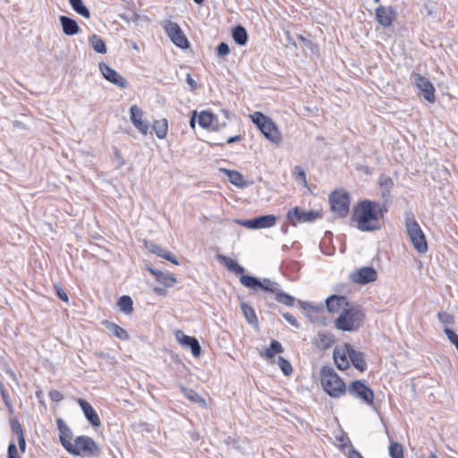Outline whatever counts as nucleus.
Listing matches in <instances>:
<instances>
[{
  "label": "nucleus",
  "mask_w": 458,
  "mask_h": 458,
  "mask_svg": "<svg viewBox=\"0 0 458 458\" xmlns=\"http://www.w3.org/2000/svg\"><path fill=\"white\" fill-rule=\"evenodd\" d=\"M378 204L364 199L355 207L351 220L357 224V228L361 232H372L380 228Z\"/></svg>",
  "instance_id": "nucleus-1"
},
{
  "label": "nucleus",
  "mask_w": 458,
  "mask_h": 458,
  "mask_svg": "<svg viewBox=\"0 0 458 458\" xmlns=\"http://www.w3.org/2000/svg\"><path fill=\"white\" fill-rule=\"evenodd\" d=\"M321 385L324 391L333 398H340L347 392V387L343 379L335 369L329 366L321 368Z\"/></svg>",
  "instance_id": "nucleus-2"
},
{
  "label": "nucleus",
  "mask_w": 458,
  "mask_h": 458,
  "mask_svg": "<svg viewBox=\"0 0 458 458\" xmlns=\"http://www.w3.org/2000/svg\"><path fill=\"white\" fill-rule=\"evenodd\" d=\"M64 449L75 456L99 457L101 451L95 440L88 436H80L74 439V443H67Z\"/></svg>",
  "instance_id": "nucleus-3"
},
{
  "label": "nucleus",
  "mask_w": 458,
  "mask_h": 458,
  "mask_svg": "<svg viewBox=\"0 0 458 458\" xmlns=\"http://www.w3.org/2000/svg\"><path fill=\"white\" fill-rule=\"evenodd\" d=\"M364 317L362 310L358 306L345 308L336 318L335 326L342 331H356L360 327Z\"/></svg>",
  "instance_id": "nucleus-4"
},
{
  "label": "nucleus",
  "mask_w": 458,
  "mask_h": 458,
  "mask_svg": "<svg viewBox=\"0 0 458 458\" xmlns=\"http://www.w3.org/2000/svg\"><path fill=\"white\" fill-rule=\"evenodd\" d=\"M405 228L414 249L420 254L428 251L426 236L414 216L407 217Z\"/></svg>",
  "instance_id": "nucleus-5"
},
{
  "label": "nucleus",
  "mask_w": 458,
  "mask_h": 458,
  "mask_svg": "<svg viewBox=\"0 0 458 458\" xmlns=\"http://www.w3.org/2000/svg\"><path fill=\"white\" fill-rule=\"evenodd\" d=\"M331 209L338 217H346L350 208V195L347 191H334L329 195Z\"/></svg>",
  "instance_id": "nucleus-6"
},
{
  "label": "nucleus",
  "mask_w": 458,
  "mask_h": 458,
  "mask_svg": "<svg viewBox=\"0 0 458 458\" xmlns=\"http://www.w3.org/2000/svg\"><path fill=\"white\" fill-rule=\"evenodd\" d=\"M163 29L175 46L182 49L189 47V40L178 23L172 21H165L163 24Z\"/></svg>",
  "instance_id": "nucleus-7"
},
{
  "label": "nucleus",
  "mask_w": 458,
  "mask_h": 458,
  "mask_svg": "<svg viewBox=\"0 0 458 458\" xmlns=\"http://www.w3.org/2000/svg\"><path fill=\"white\" fill-rule=\"evenodd\" d=\"M240 282L245 287L252 290H257L259 288L275 294L279 290L278 284L276 282L271 281L268 278H265L263 281H260L259 278L252 276H242L240 277Z\"/></svg>",
  "instance_id": "nucleus-8"
},
{
  "label": "nucleus",
  "mask_w": 458,
  "mask_h": 458,
  "mask_svg": "<svg viewBox=\"0 0 458 458\" xmlns=\"http://www.w3.org/2000/svg\"><path fill=\"white\" fill-rule=\"evenodd\" d=\"M347 392L352 397L360 399L367 404H372L374 402V392L367 386L361 380H354L347 387Z\"/></svg>",
  "instance_id": "nucleus-9"
},
{
  "label": "nucleus",
  "mask_w": 458,
  "mask_h": 458,
  "mask_svg": "<svg viewBox=\"0 0 458 458\" xmlns=\"http://www.w3.org/2000/svg\"><path fill=\"white\" fill-rule=\"evenodd\" d=\"M320 216L321 214L318 211H302L298 207L289 209L286 214L288 222L293 226L297 223L312 222Z\"/></svg>",
  "instance_id": "nucleus-10"
},
{
  "label": "nucleus",
  "mask_w": 458,
  "mask_h": 458,
  "mask_svg": "<svg viewBox=\"0 0 458 458\" xmlns=\"http://www.w3.org/2000/svg\"><path fill=\"white\" fill-rule=\"evenodd\" d=\"M412 78L414 85L420 90L424 98L429 103H434L436 101V89L430 81L420 73H413Z\"/></svg>",
  "instance_id": "nucleus-11"
},
{
  "label": "nucleus",
  "mask_w": 458,
  "mask_h": 458,
  "mask_svg": "<svg viewBox=\"0 0 458 458\" xmlns=\"http://www.w3.org/2000/svg\"><path fill=\"white\" fill-rule=\"evenodd\" d=\"M98 66L103 77L106 81L118 86L121 89L128 88V81L120 73H118L115 70H114L105 63H100Z\"/></svg>",
  "instance_id": "nucleus-12"
},
{
  "label": "nucleus",
  "mask_w": 458,
  "mask_h": 458,
  "mask_svg": "<svg viewBox=\"0 0 458 458\" xmlns=\"http://www.w3.org/2000/svg\"><path fill=\"white\" fill-rule=\"evenodd\" d=\"M276 216L274 215H264L252 219L241 222V225L250 229L269 228L276 225Z\"/></svg>",
  "instance_id": "nucleus-13"
},
{
  "label": "nucleus",
  "mask_w": 458,
  "mask_h": 458,
  "mask_svg": "<svg viewBox=\"0 0 458 458\" xmlns=\"http://www.w3.org/2000/svg\"><path fill=\"white\" fill-rule=\"evenodd\" d=\"M377 271L372 267H360L356 272L352 273L351 279L357 284H366L377 280Z\"/></svg>",
  "instance_id": "nucleus-14"
},
{
  "label": "nucleus",
  "mask_w": 458,
  "mask_h": 458,
  "mask_svg": "<svg viewBox=\"0 0 458 458\" xmlns=\"http://www.w3.org/2000/svg\"><path fill=\"white\" fill-rule=\"evenodd\" d=\"M131 121L134 127L143 135H147L149 125L148 123L143 119V111L137 105H133L130 108Z\"/></svg>",
  "instance_id": "nucleus-15"
},
{
  "label": "nucleus",
  "mask_w": 458,
  "mask_h": 458,
  "mask_svg": "<svg viewBox=\"0 0 458 458\" xmlns=\"http://www.w3.org/2000/svg\"><path fill=\"white\" fill-rule=\"evenodd\" d=\"M176 339L184 347L191 349V353L194 357H199L201 352V347L197 338L189 336L183 334L182 331L178 330L175 333Z\"/></svg>",
  "instance_id": "nucleus-16"
},
{
  "label": "nucleus",
  "mask_w": 458,
  "mask_h": 458,
  "mask_svg": "<svg viewBox=\"0 0 458 458\" xmlns=\"http://www.w3.org/2000/svg\"><path fill=\"white\" fill-rule=\"evenodd\" d=\"M396 13L392 6H379L376 9V19L385 28L390 27L395 19Z\"/></svg>",
  "instance_id": "nucleus-17"
},
{
  "label": "nucleus",
  "mask_w": 458,
  "mask_h": 458,
  "mask_svg": "<svg viewBox=\"0 0 458 458\" xmlns=\"http://www.w3.org/2000/svg\"><path fill=\"white\" fill-rule=\"evenodd\" d=\"M346 348L349 352V362L351 361L352 364L361 372L366 370L367 362L364 358V353L362 352L356 351L350 344H346Z\"/></svg>",
  "instance_id": "nucleus-18"
},
{
  "label": "nucleus",
  "mask_w": 458,
  "mask_h": 458,
  "mask_svg": "<svg viewBox=\"0 0 458 458\" xmlns=\"http://www.w3.org/2000/svg\"><path fill=\"white\" fill-rule=\"evenodd\" d=\"M261 127L262 128L259 130L261 131L262 134L271 142L277 144L281 141V133L271 119H269L267 122H265V124L262 123Z\"/></svg>",
  "instance_id": "nucleus-19"
},
{
  "label": "nucleus",
  "mask_w": 458,
  "mask_h": 458,
  "mask_svg": "<svg viewBox=\"0 0 458 458\" xmlns=\"http://www.w3.org/2000/svg\"><path fill=\"white\" fill-rule=\"evenodd\" d=\"M78 403L80 404L86 419L93 427H99L101 424L100 419L91 406V404L84 399H78Z\"/></svg>",
  "instance_id": "nucleus-20"
},
{
  "label": "nucleus",
  "mask_w": 458,
  "mask_h": 458,
  "mask_svg": "<svg viewBox=\"0 0 458 458\" xmlns=\"http://www.w3.org/2000/svg\"><path fill=\"white\" fill-rule=\"evenodd\" d=\"M333 356L335 362L339 369L344 370L350 367L349 352L348 349L346 348V344L342 348H335Z\"/></svg>",
  "instance_id": "nucleus-21"
},
{
  "label": "nucleus",
  "mask_w": 458,
  "mask_h": 458,
  "mask_svg": "<svg viewBox=\"0 0 458 458\" xmlns=\"http://www.w3.org/2000/svg\"><path fill=\"white\" fill-rule=\"evenodd\" d=\"M145 245L150 252L157 254L158 257H161V258L172 262L173 264H175V265L179 264L177 258L173 253L163 249L161 246H159L156 242H146Z\"/></svg>",
  "instance_id": "nucleus-22"
},
{
  "label": "nucleus",
  "mask_w": 458,
  "mask_h": 458,
  "mask_svg": "<svg viewBox=\"0 0 458 458\" xmlns=\"http://www.w3.org/2000/svg\"><path fill=\"white\" fill-rule=\"evenodd\" d=\"M377 183L380 187L381 198L385 202H388L391 198V191L394 185L393 179L386 174H381L378 178Z\"/></svg>",
  "instance_id": "nucleus-23"
},
{
  "label": "nucleus",
  "mask_w": 458,
  "mask_h": 458,
  "mask_svg": "<svg viewBox=\"0 0 458 458\" xmlns=\"http://www.w3.org/2000/svg\"><path fill=\"white\" fill-rule=\"evenodd\" d=\"M326 303L330 312H339L349 305L347 298L340 295H331L327 299Z\"/></svg>",
  "instance_id": "nucleus-24"
},
{
  "label": "nucleus",
  "mask_w": 458,
  "mask_h": 458,
  "mask_svg": "<svg viewBox=\"0 0 458 458\" xmlns=\"http://www.w3.org/2000/svg\"><path fill=\"white\" fill-rule=\"evenodd\" d=\"M59 20L65 35L73 36L79 33L80 27L75 20L64 15L60 16Z\"/></svg>",
  "instance_id": "nucleus-25"
},
{
  "label": "nucleus",
  "mask_w": 458,
  "mask_h": 458,
  "mask_svg": "<svg viewBox=\"0 0 458 458\" xmlns=\"http://www.w3.org/2000/svg\"><path fill=\"white\" fill-rule=\"evenodd\" d=\"M148 270L156 277L157 281L165 287H171L176 283V278L169 273L162 272L151 267H148Z\"/></svg>",
  "instance_id": "nucleus-26"
},
{
  "label": "nucleus",
  "mask_w": 458,
  "mask_h": 458,
  "mask_svg": "<svg viewBox=\"0 0 458 458\" xmlns=\"http://www.w3.org/2000/svg\"><path fill=\"white\" fill-rule=\"evenodd\" d=\"M56 424L58 430L60 432V442L64 448V445H66L67 443H72L71 439L72 438V432L71 428L66 425V423L64 421L63 419L58 418L56 420Z\"/></svg>",
  "instance_id": "nucleus-27"
},
{
  "label": "nucleus",
  "mask_w": 458,
  "mask_h": 458,
  "mask_svg": "<svg viewBox=\"0 0 458 458\" xmlns=\"http://www.w3.org/2000/svg\"><path fill=\"white\" fill-rule=\"evenodd\" d=\"M216 258L225 267H227L228 270L233 271L237 275L243 276L242 274L245 271L244 268L235 260L223 254H218Z\"/></svg>",
  "instance_id": "nucleus-28"
},
{
  "label": "nucleus",
  "mask_w": 458,
  "mask_h": 458,
  "mask_svg": "<svg viewBox=\"0 0 458 458\" xmlns=\"http://www.w3.org/2000/svg\"><path fill=\"white\" fill-rule=\"evenodd\" d=\"M223 171L227 174L228 181L240 188H245L247 187V182L244 180L243 175L235 170H229V169H223Z\"/></svg>",
  "instance_id": "nucleus-29"
},
{
  "label": "nucleus",
  "mask_w": 458,
  "mask_h": 458,
  "mask_svg": "<svg viewBox=\"0 0 458 458\" xmlns=\"http://www.w3.org/2000/svg\"><path fill=\"white\" fill-rule=\"evenodd\" d=\"M241 310L247 322L250 325L258 327L259 320L253 308L245 302H241Z\"/></svg>",
  "instance_id": "nucleus-30"
},
{
  "label": "nucleus",
  "mask_w": 458,
  "mask_h": 458,
  "mask_svg": "<svg viewBox=\"0 0 458 458\" xmlns=\"http://www.w3.org/2000/svg\"><path fill=\"white\" fill-rule=\"evenodd\" d=\"M104 325L118 339L123 341L129 339L130 336L128 332L120 326L110 321H105Z\"/></svg>",
  "instance_id": "nucleus-31"
},
{
  "label": "nucleus",
  "mask_w": 458,
  "mask_h": 458,
  "mask_svg": "<svg viewBox=\"0 0 458 458\" xmlns=\"http://www.w3.org/2000/svg\"><path fill=\"white\" fill-rule=\"evenodd\" d=\"M232 37L234 42L240 46L246 45L248 41V33L244 27L238 25L232 31Z\"/></svg>",
  "instance_id": "nucleus-32"
},
{
  "label": "nucleus",
  "mask_w": 458,
  "mask_h": 458,
  "mask_svg": "<svg viewBox=\"0 0 458 458\" xmlns=\"http://www.w3.org/2000/svg\"><path fill=\"white\" fill-rule=\"evenodd\" d=\"M284 352V348L276 340H272L270 345L264 352H260V356L264 357L267 360L273 359L276 353H282Z\"/></svg>",
  "instance_id": "nucleus-33"
},
{
  "label": "nucleus",
  "mask_w": 458,
  "mask_h": 458,
  "mask_svg": "<svg viewBox=\"0 0 458 458\" xmlns=\"http://www.w3.org/2000/svg\"><path fill=\"white\" fill-rule=\"evenodd\" d=\"M92 48L98 54H106L107 51L105 41L98 35L93 34L89 38Z\"/></svg>",
  "instance_id": "nucleus-34"
},
{
  "label": "nucleus",
  "mask_w": 458,
  "mask_h": 458,
  "mask_svg": "<svg viewBox=\"0 0 458 458\" xmlns=\"http://www.w3.org/2000/svg\"><path fill=\"white\" fill-rule=\"evenodd\" d=\"M153 130L158 139H165L167 135L168 122L166 119L157 120L153 123Z\"/></svg>",
  "instance_id": "nucleus-35"
},
{
  "label": "nucleus",
  "mask_w": 458,
  "mask_h": 458,
  "mask_svg": "<svg viewBox=\"0 0 458 458\" xmlns=\"http://www.w3.org/2000/svg\"><path fill=\"white\" fill-rule=\"evenodd\" d=\"M230 112L225 109L220 111V114L216 115L215 125L213 126L214 131H219L227 125V122L230 119Z\"/></svg>",
  "instance_id": "nucleus-36"
},
{
  "label": "nucleus",
  "mask_w": 458,
  "mask_h": 458,
  "mask_svg": "<svg viewBox=\"0 0 458 458\" xmlns=\"http://www.w3.org/2000/svg\"><path fill=\"white\" fill-rule=\"evenodd\" d=\"M216 115L208 111H202L199 114V124L202 128H209L215 125Z\"/></svg>",
  "instance_id": "nucleus-37"
},
{
  "label": "nucleus",
  "mask_w": 458,
  "mask_h": 458,
  "mask_svg": "<svg viewBox=\"0 0 458 458\" xmlns=\"http://www.w3.org/2000/svg\"><path fill=\"white\" fill-rule=\"evenodd\" d=\"M119 310L125 314H131L133 311L132 299L128 295L122 296L117 302Z\"/></svg>",
  "instance_id": "nucleus-38"
},
{
  "label": "nucleus",
  "mask_w": 458,
  "mask_h": 458,
  "mask_svg": "<svg viewBox=\"0 0 458 458\" xmlns=\"http://www.w3.org/2000/svg\"><path fill=\"white\" fill-rule=\"evenodd\" d=\"M72 8L84 18H90L89 10L83 4L82 0H69Z\"/></svg>",
  "instance_id": "nucleus-39"
},
{
  "label": "nucleus",
  "mask_w": 458,
  "mask_h": 458,
  "mask_svg": "<svg viewBox=\"0 0 458 458\" xmlns=\"http://www.w3.org/2000/svg\"><path fill=\"white\" fill-rule=\"evenodd\" d=\"M318 338H319L318 346L322 349H328L335 343L334 335L331 333H319Z\"/></svg>",
  "instance_id": "nucleus-40"
},
{
  "label": "nucleus",
  "mask_w": 458,
  "mask_h": 458,
  "mask_svg": "<svg viewBox=\"0 0 458 458\" xmlns=\"http://www.w3.org/2000/svg\"><path fill=\"white\" fill-rule=\"evenodd\" d=\"M182 391L184 396L187 399H189L190 401L196 403H200L202 405L206 404L205 400L202 397H200L199 395V394L197 392H195L194 390L182 387Z\"/></svg>",
  "instance_id": "nucleus-41"
},
{
  "label": "nucleus",
  "mask_w": 458,
  "mask_h": 458,
  "mask_svg": "<svg viewBox=\"0 0 458 458\" xmlns=\"http://www.w3.org/2000/svg\"><path fill=\"white\" fill-rule=\"evenodd\" d=\"M276 301L279 303L284 304L288 307H292L294 304V298L288 293H283L280 290L276 293Z\"/></svg>",
  "instance_id": "nucleus-42"
},
{
  "label": "nucleus",
  "mask_w": 458,
  "mask_h": 458,
  "mask_svg": "<svg viewBox=\"0 0 458 458\" xmlns=\"http://www.w3.org/2000/svg\"><path fill=\"white\" fill-rule=\"evenodd\" d=\"M389 454L392 458H403V448L402 445L396 442L391 443Z\"/></svg>",
  "instance_id": "nucleus-43"
},
{
  "label": "nucleus",
  "mask_w": 458,
  "mask_h": 458,
  "mask_svg": "<svg viewBox=\"0 0 458 458\" xmlns=\"http://www.w3.org/2000/svg\"><path fill=\"white\" fill-rule=\"evenodd\" d=\"M277 364L285 376H289L292 374V372H293L292 364L287 360H285L284 357H282V356L278 357Z\"/></svg>",
  "instance_id": "nucleus-44"
},
{
  "label": "nucleus",
  "mask_w": 458,
  "mask_h": 458,
  "mask_svg": "<svg viewBox=\"0 0 458 458\" xmlns=\"http://www.w3.org/2000/svg\"><path fill=\"white\" fill-rule=\"evenodd\" d=\"M294 179L301 184L307 185L306 174L303 168L300 165H296L293 173Z\"/></svg>",
  "instance_id": "nucleus-45"
},
{
  "label": "nucleus",
  "mask_w": 458,
  "mask_h": 458,
  "mask_svg": "<svg viewBox=\"0 0 458 458\" xmlns=\"http://www.w3.org/2000/svg\"><path fill=\"white\" fill-rule=\"evenodd\" d=\"M0 392H1V396L3 398V401L5 404V406L7 407L9 412L13 413V404H12L10 397H9V394L3 385L0 387Z\"/></svg>",
  "instance_id": "nucleus-46"
},
{
  "label": "nucleus",
  "mask_w": 458,
  "mask_h": 458,
  "mask_svg": "<svg viewBox=\"0 0 458 458\" xmlns=\"http://www.w3.org/2000/svg\"><path fill=\"white\" fill-rule=\"evenodd\" d=\"M10 425H11L12 432L14 435H16V437H19V436H21L24 434L22 427L16 418H13L11 420Z\"/></svg>",
  "instance_id": "nucleus-47"
},
{
  "label": "nucleus",
  "mask_w": 458,
  "mask_h": 458,
  "mask_svg": "<svg viewBox=\"0 0 458 458\" xmlns=\"http://www.w3.org/2000/svg\"><path fill=\"white\" fill-rule=\"evenodd\" d=\"M437 318L439 321L444 325H452L454 322V317L446 311H439Z\"/></svg>",
  "instance_id": "nucleus-48"
},
{
  "label": "nucleus",
  "mask_w": 458,
  "mask_h": 458,
  "mask_svg": "<svg viewBox=\"0 0 458 458\" xmlns=\"http://www.w3.org/2000/svg\"><path fill=\"white\" fill-rule=\"evenodd\" d=\"M270 118H268L267 116L264 115L263 114L259 113V112H256L253 115H252V121L253 123L259 127V129H261V124L264 123L265 124V122H267Z\"/></svg>",
  "instance_id": "nucleus-49"
},
{
  "label": "nucleus",
  "mask_w": 458,
  "mask_h": 458,
  "mask_svg": "<svg viewBox=\"0 0 458 458\" xmlns=\"http://www.w3.org/2000/svg\"><path fill=\"white\" fill-rule=\"evenodd\" d=\"M7 458H21L14 441H12L8 445Z\"/></svg>",
  "instance_id": "nucleus-50"
},
{
  "label": "nucleus",
  "mask_w": 458,
  "mask_h": 458,
  "mask_svg": "<svg viewBox=\"0 0 458 458\" xmlns=\"http://www.w3.org/2000/svg\"><path fill=\"white\" fill-rule=\"evenodd\" d=\"M114 161L116 163V168H120L125 164V161H124L120 150L116 148H114Z\"/></svg>",
  "instance_id": "nucleus-51"
},
{
  "label": "nucleus",
  "mask_w": 458,
  "mask_h": 458,
  "mask_svg": "<svg viewBox=\"0 0 458 458\" xmlns=\"http://www.w3.org/2000/svg\"><path fill=\"white\" fill-rule=\"evenodd\" d=\"M229 53H230L229 46L225 42H221L217 47V55L218 56H225Z\"/></svg>",
  "instance_id": "nucleus-52"
},
{
  "label": "nucleus",
  "mask_w": 458,
  "mask_h": 458,
  "mask_svg": "<svg viewBox=\"0 0 458 458\" xmlns=\"http://www.w3.org/2000/svg\"><path fill=\"white\" fill-rule=\"evenodd\" d=\"M283 317L292 326L295 327L296 328L300 327L299 322L297 321V319L291 313L284 312V313H283Z\"/></svg>",
  "instance_id": "nucleus-53"
},
{
  "label": "nucleus",
  "mask_w": 458,
  "mask_h": 458,
  "mask_svg": "<svg viewBox=\"0 0 458 458\" xmlns=\"http://www.w3.org/2000/svg\"><path fill=\"white\" fill-rule=\"evenodd\" d=\"M49 397L50 399L55 402V403H58L60 401L63 400L64 398V395L61 392H59L58 390H51L49 392Z\"/></svg>",
  "instance_id": "nucleus-54"
},
{
  "label": "nucleus",
  "mask_w": 458,
  "mask_h": 458,
  "mask_svg": "<svg viewBox=\"0 0 458 458\" xmlns=\"http://www.w3.org/2000/svg\"><path fill=\"white\" fill-rule=\"evenodd\" d=\"M55 293H56V295L64 301H68V295L67 293L64 292V290L60 286V285H57L55 284Z\"/></svg>",
  "instance_id": "nucleus-55"
},
{
  "label": "nucleus",
  "mask_w": 458,
  "mask_h": 458,
  "mask_svg": "<svg viewBox=\"0 0 458 458\" xmlns=\"http://www.w3.org/2000/svg\"><path fill=\"white\" fill-rule=\"evenodd\" d=\"M186 82L190 86L191 91H194V90H196L198 89L197 82L191 77V75L190 73H187V75H186Z\"/></svg>",
  "instance_id": "nucleus-56"
},
{
  "label": "nucleus",
  "mask_w": 458,
  "mask_h": 458,
  "mask_svg": "<svg viewBox=\"0 0 458 458\" xmlns=\"http://www.w3.org/2000/svg\"><path fill=\"white\" fill-rule=\"evenodd\" d=\"M17 441H18V445H19L21 452L24 453L25 449H26V440L24 437V434L17 437Z\"/></svg>",
  "instance_id": "nucleus-57"
},
{
  "label": "nucleus",
  "mask_w": 458,
  "mask_h": 458,
  "mask_svg": "<svg viewBox=\"0 0 458 458\" xmlns=\"http://www.w3.org/2000/svg\"><path fill=\"white\" fill-rule=\"evenodd\" d=\"M348 458H363V457L358 451H356L355 449H353V447H352V449L349 451Z\"/></svg>",
  "instance_id": "nucleus-58"
},
{
  "label": "nucleus",
  "mask_w": 458,
  "mask_h": 458,
  "mask_svg": "<svg viewBox=\"0 0 458 458\" xmlns=\"http://www.w3.org/2000/svg\"><path fill=\"white\" fill-rule=\"evenodd\" d=\"M299 304L303 310H316L313 306H311L310 303L306 301H300Z\"/></svg>",
  "instance_id": "nucleus-59"
},
{
  "label": "nucleus",
  "mask_w": 458,
  "mask_h": 458,
  "mask_svg": "<svg viewBox=\"0 0 458 458\" xmlns=\"http://www.w3.org/2000/svg\"><path fill=\"white\" fill-rule=\"evenodd\" d=\"M241 140H242V136L241 135H236V136L228 138L226 140V143L232 144L233 142L240 141Z\"/></svg>",
  "instance_id": "nucleus-60"
},
{
  "label": "nucleus",
  "mask_w": 458,
  "mask_h": 458,
  "mask_svg": "<svg viewBox=\"0 0 458 458\" xmlns=\"http://www.w3.org/2000/svg\"><path fill=\"white\" fill-rule=\"evenodd\" d=\"M386 211H387V208H386V205H383V206L378 205L377 213H378L379 217L383 216L384 213Z\"/></svg>",
  "instance_id": "nucleus-61"
},
{
  "label": "nucleus",
  "mask_w": 458,
  "mask_h": 458,
  "mask_svg": "<svg viewBox=\"0 0 458 458\" xmlns=\"http://www.w3.org/2000/svg\"><path fill=\"white\" fill-rule=\"evenodd\" d=\"M153 290L158 295H165L166 293L165 289L161 287H155Z\"/></svg>",
  "instance_id": "nucleus-62"
},
{
  "label": "nucleus",
  "mask_w": 458,
  "mask_h": 458,
  "mask_svg": "<svg viewBox=\"0 0 458 458\" xmlns=\"http://www.w3.org/2000/svg\"><path fill=\"white\" fill-rule=\"evenodd\" d=\"M196 114H197V112H196V111H194V112L192 113V115H191V120H190V125H191V127L192 129H194V128H195V123H196L195 116H196Z\"/></svg>",
  "instance_id": "nucleus-63"
},
{
  "label": "nucleus",
  "mask_w": 458,
  "mask_h": 458,
  "mask_svg": "<svg viewBox=\"0 0 458 458\" xmlns=\"http://www.w3.org/2000/svg\"><path fill=\"white\" fill-rule=\"evenodd\" d=\"M339 440L342 442V446H345L347 445V444H349L350 446L352 447L348 437L345 438L344 437H342L341 438H339Z\"/></svg>",
  "instance_id": "nucleus-64"
}]
</instances>
